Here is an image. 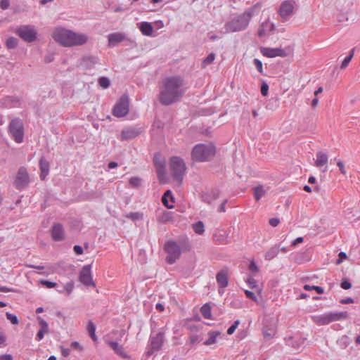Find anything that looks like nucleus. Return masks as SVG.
I'll return each instance as SVG.
<instances>
[{"label": "nucleus", "instance_id": "nucleus-1", "mask_svg": "<svg viewBox=\"0 0 360 360\" xmlns=\"http://www.w3.org/2000/svg\"><path fill=\"white\" fill-rule=\"evenodd\" d=\"M184 80L180 76H172L164 79L160 88L159 101L163 105H170L179 101L186 91Z\"/></svg>", "mask_w": 360, "mask_h": 360}, {"label": "nucleus", "instance_id": "nucleus-2", "mask_svg": "<svg viewBox=\"0 0 360 360\" xmlns=\"http://www.w3.org/2000/svg\"><path fill=\"white\" fill-rule=\"evenodd\" d=\"M53 39L64 47H72L84 45L88 41V37L83 33H77L72 30L58 27L52 34Z\"/></svg>", "mask_w": 360, "mask_h": 360}, {"label": "nucleus", "instance_id": "nucleus-3", "mask_svg": "<svg viewBox=\"0 0 360 360\" xmlns=\"http://www.w3.org/2000/svg\"><path fill=\"white\" fill-rule=\"evenodd\" d=\"M258 5L259 4H257L248 8L242 14L228 21L224 25L226 31L227 32H237L246 30Z\"/></svg>", "mask_w": 360, "mask_h": 360}, {"label": "nucleus", "instance_id": "nucleus-4", "mask_svg": "<svg viewBox=\"0 0 360 360\" xmlns=\"http://www.w3.org/2000/svg\"><path fill=\"white\" fill-rule=\"evenodd\" d=\"M191 246L188 242L181 243L179 245L177 242L170 240L167 241L164 245V250L167 252L166 262L169 264H174L181 255L183 251H188Z\"/></svg>", "mask_w": 360, "mask_h": 360}, {"label": "nucleus", "instance_id": "nucleus-5", "mask_svg": "<svg viewBox=\"0 0 360 360\" xmlns=\"http://www.w3.org/2000/svg\"><path fill=\"white\" fill-rule=\"evenodd\" d=\"M216 154V148L212 144L199 143L195 145L191 152L192 160L197 162L210 161Z\"/></svg>", "mask_w": 360, "mask_h": 360}, {"label": "nucleus", "instance_id": "nucleus-6", "mask_svg": "<svg viewBox=\"0 0 360 360\" xmlns=\"http://www.w3.org/2000/svg\"><path fill=\"white\" fill-rule=\"evenodd\" d=\"M169 168L174 179L181 183L186 170L184 160L178 156L172 157L169 162Z\"/></svg>", "mask_w": 360, "mask_h": 360}, {"label": "nucleus", "instance_id": "nucleus-7", "mask_svg": "<svg viewBox=\"0 0 360 360\" xmlns=\"http://www.w3.org/2000/svg\"><path fill=\"white\" fill-rule=\"evenodd\" d=\"M348 317L349 314L347 311H340L314 316L312 317V319L316 324L323 326L333 321L347 319Z\"/></svg>", "mask_w": 360, "mask_h": 360}, {"label": "nucleus", "instance_id": "nucleus-8", "mask_svg": "<svg viewBox=\"0 0 360 360\" xmlns=\"http://www.w3.org/2000/svg\"><path fill=\"white\" fill-rule=\"evenodd\" d=\"M9 131L15 142L18 143L22 142L24 136L23 123L20 118H15L11 120L9 124Z\"/></svg>", "mask_w": 360, "mask_h": 360}, {"label": "nucleus", "instance_id": "nucleus-9", "mask_svg": "<svg viewBox=\"0 0 360 360\" xmlns=\"http://www.w3.org/2000/svg\"><path fill=\"white\" fill-rule=\"evenodd\" d=\"M15 33L26 42H33L37 39V33L32 25H21L16 29Z\"/></svg>", "mask_w": 360, "mask_h": 360}, {"label": "nucleus", "instance_id": "nucleus-10", "mask_svg": "<svg viewBox=\"0 0 360 360\" xmlns=\"http://www.w3.org/2000/svg\"><path fill=\"white\" fill-rule=\"evenodd\" d=\"M129 110V98L127 96L123 95L115 105L112 113L115 117H122L128 114Z\"/></svg>", "mask_w": 360, "mask_h": 360}, {"label": "nucleus", "instance_id": "nucleus-11", "mask_svg": "<svg viewBox=\"0 0 360 360\" xmlns=\"http://www.w3.org/2000/svg\"><path fill=\"white\" fill-rule=\"evenodd\" d=\"M13 184L18 190H22L28 186L29 174L25 167H20L18 169L16 178Z\"/></svg>", "mask_w": 360, "mask_h": 360}, {"label": "nucleus", "instance_id": "nucleus-12", "mask_svg": "<svg viewBox=\"0 0 360 360\" xmlns=\"http://www.w3.org/2000/svg\"><path fill=\"white\" fill-rule=\"evenodd\" d=\"M91 269V266L90 264L85 265L82 267L79 273V281L86 286H95V283L92 279Z\"/></svg>", "mask_w": 360, "mask_h": 360}, {"label": "nucleus", "instance_id": "nucleus-13", "mask_svg": "<svg viewBox=\"0 0 360 360\" xmlns=\"http://www.w3.org/2000/svg\"><path fill=\"white\" fill-rule=\"evenodd\" d=\"M108 46L114 47L117 46L119 43L122 42L124 41H128L130 43H133L134 41L129 39L126 34L123 32H113L110 33L108 35Z\"/></svg>", "mask_w": 360, "mask_h": 360}, {"label": "nucleus", "instance_id": "nucleus-14", "mask_svg": "<svg viewBox=\"0 0 360 360\" xmlns=\"http://www.w3.org/2000/svg\"><path fill=\"white\" fill-rule=\"evenodd\" d=\"M165 342V333L160 331L155 336H150V347L153 350L159 351L161 349Z\"/></svg>", "mask_w": 360, "mask_h": 360}, {"label": "nucleus", "instance_id": "nucleus-15", "mask_svg": "<svg viewBox=\"0 0 360 360\" xmlns=\"http://www.w3.org/2000/svg\"><path fill=\"white\" fill-rule=\"evenodd\" d=\"M261 53L263 54V56L268 57V58H274L276 56L280 57H285L287 56L286 52L281 49V48H269V47H262L260 49Z\"/></svg>", "mask_w": 360, "mask_h": 360}, {"label": "nucleus", "instance_id": "nucleus-16", "mask_svg": "<svg viewBox=\"0 0 360 360\" xmlns=\"http://www.w3.org/2000/svg\"><path fill=\"white\" fill-rule=\"evenodd\" d=\"M294 9V1L292 0H286L284 1L279 9V14L281 17L283 19H286L289 17L292 13Z\"/></svg>", "mask_w": 360, "mask_h": 360}, {"label": "nucleus", "instance_id": "nucleus-17", "mask_svg": "<svg viewBox=\"0 0 360 360\" xmlns=\"http://www.w3.org/2000/svg\"><path fill=\"white\" fill-rule=\"evenodd\" d=\"M51 237L54 241H62L65 239V231L62 224L56 223L51 230Z\"/></svg>", "mask_w": 360, "mask_h": 360}, {"label": "nucleus", "instance_id": "nucleus-18", "mask_svg": "<svg viewBox=\"0 0 360 360\" xmlns=\"http://www.w3.org/2000/svg\"><path fill=\"white\" fill-rule=\"evenodd\" d=\"M220 191L218 188H212L210 191L203 192L202 193V200L207 204H211L212 202L219 198Z\"/></svg>", "mask_w": 360, "mask_h": 360}, {"label": "nucleus", "instance_id": "nucleus-19", "mask_svg": "<svg viewBox=\"0 0 360 360\" xmlns=\"http://www.w3.org/2000/svg\"><path fill=\"white\" fill-rule=\"evenodd\" d=\"M141 131L140 129L135 127L127 128L122 131L121 139L122 140H129L136 138L141 134Z\"/></svg>", "mask_w": 360, "mask_h": 360}, {"label": "nucleus", "instance_id": "nucleus-20", "mask_svg": "<svg viewBox=\"0 0 360 360\" xmlns=\"http://www.w3.org/2000/svg\"><path fill=\"white\" fill-rule=\"evenodd\" d=\"M39 169H40V179L41 180H44L47 175L49 173L50 164L49 162L44 158V157H41L39 160Z\"/></svg>", "mask_w": 360, "mask_h": 360}, {"label": "nucleus", "instance_id": "nucleus-21", "mask_svg": "<svg viewBox=\"0 0 360 360\" xmlns=\"http://www.w3.org/2000/svg\"><path fill=\"white\" fill-rule=\"evenodd\" d=\"M217 282L219 288H224L229 284L228 273L226 270L222 269L219 271L216 276Z\"/></svg>", "mask_w": 360, "mask_h": 360}, {"label": "nucleus", "instance_id": "nucleus-22", "mask_svg": "<svg viewBox=\"0 0 360 360\" xmlns=\"http://www.w3.org/2000/svg\"><path fill=\"white\" fill-rule=\"evenodd\" d=\"M276 327L274 323L270 325H264L262 328L263 335L267 340L272 338L276 334Z\"/></svg>", "mask_w": 360, "mask_h": 360}, {"label": "nucleus", "instance_id": "nucleus-23", "mask_svg": "<svg viewBox=\"0 0 360 360\" xmlns=\"http://www.w3.org/2000/svg\"><path fill=\"white\" fill-rule=\"evenodd\" d=\"M107 344L117 355L124 358L127 357L124 347L117 342L108 341Z\"/></svg>", "mask_w": 360, "mask_h": 360}, {"label": "nucleus", "instance_id": "nucleus-24", "mask_svg": "<svg viewBox=\"0 0 360 360\" xmlns=\"http://www.w3.org/2000/svg\"><path fill=\"white\" fill-rule=\"evenodd\" d=\"M141 33L145 36H151L153 32V27L150 22H142L139 26Z\"/></svg>", "mask_w": 360, "mask_h": 360}, {"label": "nucleus", "instance_id": "nucleus-25", "mask_svg": "<svg viewBox=\"0 0 360 360\" xmlns=\"http://www.w3.org/2000/svg\"><path fill=\"white\" fill-rule=\"evenodd\" d=\"M328 159V155L326 153L319 151L316 153L315 165L317 167H321L327 163Z\"/></svg>", "mask_w": 360, "mask_h": 360}, {"label": "nucleus", "instance_id": "nucleus-26", "mask_svg": "<svg viewBox=\"0 0 360 360\" xmlns=\"http://www.w3.org/2000/svg\"><path fill=\"white\" fill-rule=\"evenodd\" d=\"M214 240L219 244L228 243V234L226 231L217 232L213 235Z\"/></svg>", "mask_w": 360, "mask_h": 360}, {"label": "nucleus", "instance_id": "nucleus-27", "mask_svg": "<svg viewBox=\"0 0 360 360\" xmlns=\"http://www.w3.org/2000/svg\"><path fill=\"white\" fill-rule=\"evenodd\" d=\"M350 344V339L347 335H342L337 340V345L342 349H346Z\"/></svg>", "mask_w": 360, "mask_h": 360}, {"label": "nucleus", "instance_id": "nucleus-28", "mask_svg": "<svg viewBox=\"0 0 360 360\" xmlns=\"http://www.w3.org/2000/svg\"><path fill=\"white\" fill-rule=\"evenodd\" d=\"M254 198L255 200L259 201L266 193V191L262 185H259L253 188Z\"/></svg>", "mask_w": 360, "mask_h": 360}, {"label": "nucleus", "instance_id": "nucleus-29", "mask_svg": "<svg viewBox=\"0 0 360 360\" xmlns=\"http://www.w3.org/2000/svg\"><path fill=\"white\" fill-rule=\"evenodd\" d=\"M279 249L276 246L271 247L265 254V259L271 260L277 256Z\"/></svg>", "mask_w": 360, "mask_h": 360}, {"label": "nucleus", "instance_id": "nucleus-30", "mask_svg": "<svg viewBox=\"0 0 360 360\" xmlns=\"http://www.w3.org/2000/svg\"><path fill=\"white\" fill-rule=\"evenodd\" d=\"M200 313L205 319H210L212 316L211 307L208 303L205 304L200 308Z\"/></svg>", "mask_w": 360, "mask_h": 360}, {"label": "nucleus", "instance_id": "nucleus-31", "mask_svg": "<svg viewBox=\"0 0 360 360\" xmlns=\"http://www.w3.org/2000/svg\"><path fill=\"white\" fill-rule=\"evenodd\" d=\"M208 335V339L206 340L203 343L205 345H210L215 343L216 338L219 335H220V333L219 331H212L210 332Z\"/></svg>", "mask_w": 360, "mask_h": 360}, {"label": "nucleus", "instance_id": "nucleus-32", "mask_svg": "<svg viewBox=\"0 0 360 360\" xmlns=\"http://www.w3.org/2000/svg\"><path fill=\"white\" fill-rule=\"evenodd\" d=\"M153 163L155 168H158L160 167H165V161L161 158L160 154L156 153L153 158Z\"/></svg>", "mask_w": 360, "mask_h": 360}, {"label": "nucleus", "instance_id": "nucleus-33", "mask_svg": "<svg viewBox=\"0 0 360 360\" xmlns=\"http://www.w3.org/2000/svg\"><path fill=\"white\" fill-rule=\"evenodd\" d=\"M354 50H355L354 48L351 49L349 55L344 59V60L342 61V63L340 65L341 69H345L347 67V65H349V62L351 61V60L352 59V58L354 56Z\"/></svg>", "mask_w": 360, "mask_h": 360}, {"label": "nucleus", "instance_id": "nucleus-34", "mask_svg": "<svg viewBox=\"0 0 360 360\" xmlns=\"http://www.w3.org/2000/svg\"><path fill=\"white\" fill-rule=\"evenodd\" d=\"M18 39L13 37L8 38L6 41V45L9 49H15L18 46Z\"/></svg>", "mask_w": 360, "mask_h": 360}, {"label": "nucleus", "instance_id": "nucleus-35", "mask_svg": "<svg viewBox=\"0 0 360 360\" xmlns=\"http://www.w3.org/2000/svg\"><path fill=\"white\" fill-rule=\"evenodd\" d=\"M193 231L197 234H202L204 233V224L201 221H198L193 225Z\"/></svg>", "mask_w": 360, "mask_h": 360}, {"label": "nucleus", "instance_id": "nucleus-36", "mask_svg": "<svg viewBox=\"0 0 360 360\" xmlns=\"http://www.w3.org/2000/svg\"><path fill=\"white\" fill-rule=\"evenodd\" d=\"M143 213L139 212H129V213L126 214V217L127 218L130 219H131L134 221L142 219H143Z\"/></svg>", "mask_w": 360, "mask_h": 360}, {"label": "nucleus", "instance_id": "nucleus-37", "mask_svg": "<svg viewBox=\"0 0 360 360\" xmlns=\"http://www.w3.org/2000/svg\"><path fill=\"white\" fill-rule=\"evenodd\" d=\"M215 58V54L214 53H210L202 62L201 66L202 68H206L210 65Z\"/></svg>", "mask_w": 360, "mask_h": 360}, {"label": "nucleus", "instance_id": "nucleus-38", "mask_svg": "<svg viewBox=\"0 0 360 360\" xmlns=\"http://www.w3.org/2000/svg\"><path fill=\"white\" fill-rule=\"evenodd\" d=\"M74 283L73 281H70L65 285V286L62 288V290H58V292L63 293L65 291L67 295H69L72 293Z\"/></svg>", "mask_w": 360, "mask_h": 360}, {"label": "nucleus", "instance_id": "nucleus-39", "mask_svg": "<svg viewBox=\"0 0 360 360\" xmlns=\"http://www.w3.org/2000/svg\"><path fill=\"white\" fill-rule=\"evenodd\" d=\"M247 283L249 287L252 289H256L259 292H260L261 290L259 288L256 280L253 278V276H249L247 279Z\"/></svg>", "mask_w": 360, "mask_h": 360}, {"label": "nucleus", "instance_id": "nucleus-40", "mask_svg": "<svg viewBox=\"0 0 360 360\" xmlns=\"http://www.w3.org/2000/svg\"><path fill=\"white\" fill-rule=\"evenodd\" d=\"M304 289L305 290H314L318 294H323L324 292V290L322 287L317 286V285H310L308 284H306L304 285Z\"/></svg>", "mask_w": 360, "mask_h": 360}, {"label": "nucleus", "instance_id": "nucleus-41", "mask_svg": "<svg viewBox=\"0 0 360 360\" xmlns=\"http://www.w3.org/2000/svg\"><path fill=\"white\" fill-rule=\"evenodd\" d=\"M98 84L103 89H107L110 85V79L106 77H101L98 80Z\"/></svg>", "mask_w": 360, "mask_h": 360}, {"label": "nucleus", "instance_id": "nucleus-42", "mask_svg": "<svg viewBox=\"0 0 360 360\" xmlns=\"http://www.w3.org/2000/svg\"><path fill=\"white\" fill-rule=\"evenodd\" d=\"M248 269L250 271V272L252 273V276H256L257 273H258V271H259V267L254 260H252L250 262Z\"/></svg>", "mask_w": 360, "mask_h": 360}, {"label": "nucleus", "instance_id": "nucleus-43", "mask_svg": "<svg viewBox=\"0 0 360 360\" xmlns=\"http://www.w3.org/2000/svg\"><path fill=\"white\" fill-rule=\"evenodd\" d=\"M129 184L132 187L138 188L141 186V179L138 176H133L130 179Z\"/></svg>", "mask_w": 360, "mask_h": 360}, {"label": "nucleus", "instance_id": "nucleus-44", "mask_svg": "<svg viewBox=\"0 0 360 360\" xmlns=\"http://www.w3.org/2000/svg\"><path fill=\"white\" fill-rule=\"evenodd\" d=\"M39 283L46 288H53L57 286V283L56 282H52L47 280H40Z\"/></svg>", "mask_w": 360, "mask_h": 360}, {"label": "nucleus", "instance_id": "nucleus-45", "mask_svg": "<svg viewBox=\"0 0 360 360\" xmlns=\"http://www.w3.org/2000/svg\"><path fill=\"white\" fill-rule=\"evenodd\" d=\"M155 169H156V172H157L158 179H159L160 181H161L162 179L163 178H165V175H166L165 167H160L155 168Z\"/></svg>", "mask_w": 360, "mask_h": 360}, {"label": "nucleus", "instance_id": "nucleus-46", "mask_svg": "<svg viewBox=\"0 0 360 360\" xmlns=\"http://www.w3.org/2000/svg\"><path fill=\"white\" fill-rule=\"evenodd\" d=\"M340 287L344 290H349L352 288V283L348 278H345L340 283Z\"/></svg>", "mask_w": 360, "mask_h": 360}, {"label": "nucleus", "instance_id": "nucleus-47", "mask_svg": "<svg viewBox=\"0 0 360 360\" xmlns=\"http://www.w3.org/2000/svg\"><path fill=\"white\" fill-rule=\"evenodd\" d=\"M6 316L7 319L9 320L12 324L16 325L18 323V319L15 315L11 314L9 312H7L6 314Z\"/></svg>", "mask_w": 360, "mask_h": 360}, {"label": "nucleus", "instance_id": "nucleus-48", "mask_svg": "<svg viewBox=\"0 0 360 360\" xmlns=\"http://www.w3.org/2000/svg\"><path fill=\"white\" fill-rule=\"evenodd\" d=\"M239 323H240L239 320L235 321L233 322V323L228 328L227 334L232 335L235 332L236 329L238 328Z\"/></svg>", "mask_w": 360, "mask_h": 360}, {"label": "nucleus", "instance_id": "nucleus-49", "mask_svg": "<svg viewBox=\"0 0 360 360\" xmlns=\"http://www.w3.org/2000/svg\"><path fill=\"white\" fill-rule=\"evenodd\" d=\"M269 85L266 82H263L261 85V94L264 96L268 95Z\"/></svg>", "mask_w": 360, "mask_h": 360}, {"label": "nucleus", "instance_id": "nucleus-50", "mask_svg": "<svg viewBox=\"0 0 360 360\" xmlns=\"http://www.w3.org/2000/svg\"><path fill=\"white\" fill-rule=\"evenodd\" d=\"M253 63L255 66V68H257V70L260 72V73H263V68H262V63L260 60L257 59V58H255L254 60H253Z\"/></svg>", "mask_w": 360, "mask_h": 360}, {"label": "nucleus", "instance_id": "nucleus-51", "mask_svg": "<svg viewBox=\"0 0 360 360\" xmlns=\"http://www.w3.org/2000/svg\"><path fill=\"white\" fill-rule=\"evenodd\" d=\"M37 320L41 326V328L49 331V326H48V323H46V321L45 320H44L43 319H41L40 316L37 317Z\"/></svg>", "mask_w": 360, "mask_h": 360}, {"label": "nucleus", "instance_id": "nucleus-52", "mask_svg": "<svg viewBox=\"0 0 360 360\" xmlns=\"http://www.w3.org/2000/svg\"><path fill=\"white\" fill-rule=\"evenodd\" d=\"M87 330L89 335H94L96 331V326L91 321L88 323Z\"/></svg>", "mask_w": 360, "mask_h": 360}, {"label": "nucleus", "instance_id": "nucleus-53", "mask_svg": "<svg viewBox=\"0 0 360 360\" xmlns=\"http://www.w3.org/2000/svg\"><path fill=\"white\" fill-rule=\"evenodd\" d=\"M245 294L248 298H249L255 302H257V298L253 292L246 290H245Z\"/></svg>", "mask_w": 360, "mask_h": 360}, {"label": "nucleus", "instance_id": "nucleus-54", "mask_svg": "<svg viewBox=\"0 0 360 360\" xmlns=\"http://www.w3.org/2000/svg\"><path fill=\"white\" fill-rule=\"evenodd\" d=\"M201 340L200 337L197 335H192L189 338V342L191 345H195Z\"/></svg>", "mask_w": 360, "mask_h": 360}, {"label": "nucleus", "instance_id": "nucleus-55", "mask_svg": "<svg viewBox=\"0 0 360 360\" xmlns=\"http://www.w3.org/2000/svg\"><path fill=\"white\" fill-rule=\"evenodd\" d=\"M48 333L47 330L40 328V330L37 333L36 339L38 341H40L44 338V334Z\"/></svg>", "mask_w": 360, "mask_h": 360}, {"label": "nucleus", "instance_id": "nucleus-56", "mask_svg": "<svg viewBox=\"0 0 360 360\" xmlns=\"http://www.w3.org/2000/svg\"><path fill=\"white\" fill-rule=\"evenodd\" d=\"M10 6L9 0H1L0 1V8L3 10L7 9Z\"/></svg>", "mask_w": 360, "mask_h": 360}, {"label": "nucleus", "instance_id": "nucleus-57", "mask_svg": "<svg viewBox=\"0 0 360 360\" xmlns=\"http://www.w3.org/2000/svg\"><path fill=\"white\" fill-rule=\"evenodd\" d=\"M337 165L339 167V169H340V172L342 174H346V170L345 169V166H344V164L342 162V160H338V162H337Z\"/></svg>", "mask_w": 360, "mask_h": 360}, {"label": "nucleus", "instance_id": "nucleus-58", "mask_svg": "<svg viewBox=\"0 0 360 360\" xmlns=\"http://www.w3.org/2000/svg\"><path fill=\"white\" fill-rule=\"evenodd\" d=\"M280 223V220L278 218H271L269 219V224L274 227H276Z\"/></svg>", "mask_w": 360, "mask_h": 360}, {"label": "nucleus", "instance_id": "nucleus-59", "mask_svg": "<svg viewBox=\"0 0 360 360\" xmlns=\"http://www.w3.org/2000/svg\"><path fill=\"white\" fill-rule=\"evenodd\" d=\"M73 250L77 255H82L83 253V248L80 245H75Z\"/></svg>", "mask_w": 360, "mask_h": 360}, {"label": "nucleus", "instance_id": "nucleus-60", "mask_svg": "<svg viewBox=\"0 0 360 360\" xmlns=\"http://www.w3.org/2000/svg\"><path fill=\"white\" fill-rule=\"evenodd\" d=\"M227 202H228L227 199H226L223 201V202L219 205V207L218 208V212H224L226 211L225 205L227 203Z\"/></svg>", "mask_w": 360, "mask_h": 360}, {"label": "nucleus", "instance_id": "nucleus-61", "mask_svg": "<svg viewBox=\"0 0 360 360\" xmlns=\"http://www.w3.org/2000/svg\"><path fill=\"white\" fill-rule=\"evenodd\" d=\"M6 338L4 332L0 329V346L5 344Z\"/></svg>", "mask_w": 360, "mask_h": 360}, {"label": "nucleus", "instance_id": "nucleus-62", "mask_svg": "<svg viewBox=\"0 0 360 360\" xmlns=\"http://www.w3.org/2000/svg\"><path fill=\"white\" fill-rule=\"evenodd\" d=\"M354 300L351 297H346L340 300L341 304H351L354 303Z\"/></svg>", "mask_w": 360, "mask_h": 360}, {"label": "nucleus", "instance_id": "nucleus-63", "mask_svg": "<svg viewBox=\"0 0 360 360\" xmlns=\"http://www.w3.org/2000/svg\"><path fill=\"white\" fill-rule=\"evenodd\" d=\"M303 241H304V238L302 237H298L292 242L291 245L295 246L297 244L302 243Z\"/></svg>", "mask_w": 360, "mask_h": 360}, {"label": "nucleus", "instance_id": "nucleus-64", "mask_svg": "<svg viewBox=\"0 0 360 360\" xmlns=\"http://www.w3.org/2000/svg\"><path fill=\"white\" fill-rule=\"evenodd\" d=\"M0 360H13V356L11 354H2L0 356Z\"/></svg>", "mask_w": 360, "mask_h": 360}]
</instances>
